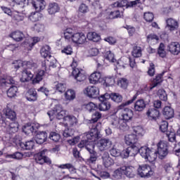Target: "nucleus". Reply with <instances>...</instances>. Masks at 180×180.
<instances>
[{"label": "nucleus", "instance_id": "f257e3e1", "mask_svg": "<svg viewBox=\"0 0 180 180\" xmlns=\"http://www.w3.org/2000/svg\"><path fill=\"white\" fill-rule=\"evenodd\" d=\"M139 153L143 158L148 160L149 162H154L157 155L155 152H150V148L147 146H143L139 148V146H129L126 149H124L121 152L120 156L122 158H129V157H134Z\"/></svg>", "mask_w": 180, "mask_h": 180}, {"label": "nucleus", "instance_id": "f03ea898", "mask_svg": "<svg viewBox=\"0 0 180 180\" xmlns=\"http://www.w3.org/2000/svg\"><path fill=\"white\" fill-rule=\"evenodd\" d=\"M137 99V94H135L131 100L122 103L120 105L117 107V112L120 111V119L123 120L126 123V122H129V120H131L133 119L134 112L133 110L129 108H126V106H129V105H131Z\"/></svg>", "mask_w": 180, "mask_h": 180}, {"label": "nucleus", "instance_id": "7ed1b4c3", "mask_svg": "<svg viewBox=\"0 0 180 180\" xmlns=\"http://www.w3.org/2000/svg\"><path fill=\"white\" fill-rule=\"evenodd\" d=\"M91 126L92 127L91 128L90 132L84 134L85 139L82 140L77 145L79 148H84V147L86 150V147H89V146H91V143L92 146H94L95 141L99 139V131H98L96 125L91 124Z\"/></svg>", "mask_w": 180, "mask_h": 180}, {"label": "nucleus", "instance_id": "20e7f679", "mask_svg": "<svg viewBox=\"0 0 180 180\" xmlns=\"http://www.w3.org/2000/svg\"><path fill=\"white\" fill-rule=\"evenodd\" d=\"M0 85L2 86H8V85H15L11 86L8 90H7V96L8 98H15L16 96V94L18 93V82L15 81V79L12 77H1L0 79Z\"/></svg>", "mask_w": 180, "mask_h": 180}, {"label": "nucleus", "instance_id": "39448f33", "mask_svg": "<svg viewBox=\"0 0 180 180\" xmlns=\"http://www.w3.org/2000/svg\"><path fill=\"white\" fill-rule=\"evenodd\" d=\"M157 147H158L157 151L154 150H150V149H149V151L150 153H155L156 155V158H155V160H157L158 155L160 160H164V158H165V157L168 155V153H169L168 142L160 141L157 144Z\"/></svg>", "mask_w": 180, "mask_h": 180}, {"label": "nucleus", "instance_id": "423d86ee", "mask_svg": "<svg viewBox=\"0 0 180 180\" xmlns=\"http://www.w3.org/2000/svg\"><path fill=\"white\" fill-rule=\"evenodd\" d=\"M47 115L49 116L51 120L56 117L58 120L63 119L64 122V117L67 116V110H64L61 105H56L52 110L47 112Z\"/></svg>", "mask_w": 180, "mask_h": 180}, {"label": "nucleus", "instance_id": "0eeeda50", "mask_svg": "<svg viewBox=\"0 0 180 180\" xmlns=\"http://www.w3.org/2000/svg\"><path fill=\"white\" fill-rule=\"evenodd\" d=\"M160 129L162 133H166V136L170 143H176V135L175 132L168 131V122L162 121L160 124Z\"/></svg>", "mask_w": 180, "mask_h": 180}, {"label": "nucleus", "instance_id": "6e6552de", "mask_svg": "<svg viewBox=\"0 0 180 180\" xmlns=\"http://www.w3.org/2000/svg\"><path fill=\"white\" fill-rule=\"evenodd\" d=\"M46 153H47V149H44L34 155L35 161L37 164H40L41 165L44 164V162L51 164V160L49 157L46 156Z\"/></svg>", "mask_w": 180, "mask_h": 180}, {"label": "nucleus", "instance_id": "1a4fd4ad", "mask_svg": "<svg viewBox=\"0 0 180 180\" xmlns=\"http://www.w3.org/2000/svg\"><path fill=\"white\" fill-rule=\"evenodd\" d=\"M153 174L154 172H153L151 167L148 165H141L138 168V175H140L141 178H150Z\"/></svg>", "mask_w": 180, "mask_h": 180}, {"label": "nucleus", "instance_id": "9d476101", "mask_svg": "<svg viewBox=\"0 0 180 180\" xmlns=\"http://www.w3.org/2000/svg\"><path fill=\"white\" fill-rule=\"evenodd\" d=\"M110 124L112 129H120L122 130L124 127H126V122H123L120 117H117L115 115L110 117Z\"/></svg>", "mask_w": 180, "mask_h": 180}, {"label": "nucleus", "instance_id": "9b49d317", "mask_svg": "<svg viewBox=\"0 0 180 180\" xmlns=\"http://www.w3.org/2000/svg\"><path fill=\"white\" fill-rule=\"evenodd\" d=\"M138 4H140V0H135L133 1L128 2L127 0H121L117 1L112 4L114 8H123V6H127V8H133L136 6Z\"/></svg>", "mask_w": 180, "mask_h": 180}, {"label": "nucleus", "instance_id": "f8f14e48", "mask_svg": "<svg viewBox=\"0 0 180 180\" xmlns=\"http://www.w3.org/2000/svg\"><path fill=\"white\" fill-rule=\"evenodd\" d=\"M86 150L90 154L89 158L86 159V164H94L98 160V153L94 150V145L92 143H90L89 147L86 146Z\"/></svg>", "mask_w": 180, "mask_h": 180}, {"label": "nucleus", "instance_id": "ddd939ff", "mask_svg": "<svg viewBox=\"0 0 180 180\" xmlns=\"http://www.w3.org/2000/svg\"><path fill=\"white\" fill-rule=\"evenodd\" d=\"M13 65L15 70H19L20 67H23V68H33V67H36V64L33 63V62L30 61H22L21 60H14L13 62Z\"/></svg>", "mask_w": 180, "mask_h": 180}, {"label": "nucleus", "instance_id": "4468645a", "mask_svg": "<svg viewBox=\"0 0 180 180\" xmlns=\"http://www.w3.org/2000/svg\"><path fill=\"white\" fill-rule=\"evenodd\" d=\"M97 147L100 151L109 150V148L112 147V141L109 139H101L98 141Z\"/></svg>", "mask_w": 180, "mask_h": 180}, {"label": "nucleus", "instance_id": "2eb2a0df", "mask_svg": "<svg viewBox=\"0 0 180 180\" xmlns=\"http://www.w3.org/2000/svg\"><path fill=\"white\" fill-rule=\"evenodd\" d=\"M84 94L89 98H97L99 95V89L95 86H89L84 90Z\"/></svg>", "mask_w": 180, "mask_h": 180}, {"label": "nucleus", "instance_id": "dca6fc26", "mask_svg": "<svg viewBox=\"0 0 180 180\" xmlns=\"http://www.w3.org/2000/svg\"><path fill=\"white\" fill-rule=\"evenodd\" d=\"M137 141H139V137L134 134L125 136V143L127 146H131V147L138 146L139 148H140V143H137Z\"/></svg>", "mask_w": 180, "mask_h": 180}, {"label": "nucleus", "instance_id": "f3484780", "mask_svg": "<svg viewBox=\"0 0 180 180\" xmlns=\"http://www.w3.org/2000/svg\"><path fill=\"white\" fill-rule=\"evenodd\" d=\"M72 75L77 82H82V81H85V79H86L85 71L82 69H74L72 72Z\"/></svg>", "mask_w": 180, "mask_h": 180}, {"label": "nucleus", "instance_id": "a211bd4d", "mask_svg": "<svg viewBox=\"0 0 180 180\" xmlns=\"http://www.w3.org/2000/svg\"><path fill=\"white\" fill-rule=\"evenodd\" d=\"M72 41L76 44H84L86 41V36L82 32L75 33L73 34Z\"/></svg>", "mask_w": 180, "mask_h": 180}, {"label": "nucleus", "instance_id": "6ab92c4d", "mask_svg": "<svg viewBox=\"0 0 180 180\" xmlns=\"http://www.w3.org/2000/svg\"><path fill=\"white\" fill-rule=\"evenodd\" d=\"M29 69V68L25 66V68L22 71V77L20 79L21 82H29L33 78V74Z\"/></svg>", "mask_w": 180, "mask_h": 180}, {"label": "nucleus", "instance_id": "aec40b11", "mask_svg": "<svg viewBox=\"0 0 180 180\" xmlns=\"http://www.w3.org/2000/svg\"><path fill=\"white\" fill-rule=\"evenodd\" d=\"M47 12L49 15H56L60 12V6L56 2L49 3L47 7Z\"/></svg>", "mask_w": 180, "mask_h": 180}, {"label": "nucleus", "instance_id": "412c9836", "mask_svg": "<svg viewBox=\"0 0 180 180\" xmlns=\"http://www.w3.org/2000/svg\"><path fill=\"white\" fill-rule=\"evenodd\" d=\"M167 27L170 30V32H174L179 27V24L178 21L174 18H168L166 20Z\"/></svg>", "mask_w": 180, "mask_h": 180}, {"label": "nucleus", "instance_id": "4be33fe9", "mask_svg": "<svg viewBox=\"0 0 180 180\" xmlns=\"http://www.w3.org/2000/svg\"><path fill=\"white\" fill-rule=\"evenodd\" d=\"M32 6L37 12H41L46 8V1L44 0H34L32 2Z\"/></svg>", "mask_w": 180, "mask_h": 180}, {"label": "nucleus", "instance_id": "5701e85b", "mask_svg": "<svg viewBox=\"0 0 180 180\" xmlns=\"http://www.w3.org/2000/svg\"><path fill=\"white\" fill-rule=\"evenodd\" d=\"M146 115L150 120H157L160 117V111L155 108H149L146 112Z\"/></svg>", "mask_w": 180, "mask_h": 180}, {"label": "nucleus", "instance_id": "b1692460", "mask_svg": "<svg viewBox=\"0 0 180 180\" xmlns=\"http://www.w3.org/2000/svg\"><path fill=\"white\" fill-rule=\"evenodd\" d=\"M102 77V74L101 72H94L89 77V81L90 84H99L101 82V78Z\"/></svg>", "mask_w": 180, "mask_h": 180}, {"label": "nucleus", "instance_id": "393cba45", "mask_svg": "<svg viewBox=\"0 0 180 180\" xmlns=\"http://www.w3.org/2000/svg\"><path fill=\"white\" fill-rule=\"evenodd\" d=\"M64 124L66 126H75L78 123V120L74 115H66L64 117Z\"/></svg>", "mask_w": 180, "mask_h": 180}, {"label": "nucleus", "instance_id": "a878e982", "mask_svg": "<svg viewBox=\"0 0 180 180\" xmlns=\"http://www.w3.org/2000/svg\"><path fill=\"white\" fill-rule=\"evenodd\" d=\"M146 101L143 99H139L136 101L134 105V110L135 112H143L146 109Z\"/></svg>", "mask_w": 180, "mask_h": 180}, {"label": "nucleus", "instance_id": "bb28decb", "mask_svg": "<svg viewBox=\"0 0 180 180\" xmlns=\"http://www.w3.org/2000/svg\"><path fill=\"white\" fill-rule=\"evenodd\" d=\"M169 51L174 56H178L180 52V45L178 42H172L169 46Z\"/></svg>", "mask_w": 180, "mask_h": 180}, {"label": "nucleus", "instance_id": "cd10ccee", "mask_svg": "<svg viewBox=\"0 0 180 180\" xmlns=\"http://www.w3.org/2000/svg\"><path fill=\"white\" fill-rule=\"evenodd\" d=\"M4 115L7 119L10 120H16V112L12 109L9 108V106L7 105L6 108L4 110Z\"/></svg>", "mask_w": 180, "mask_h": 180}, {"label": "nucleus", "instance_id": "c85d7f7f", "mask_svg": "<svg viewBox=\"0 0 180 180\" xmlns=\"http://www.w3.org/2000/svg\"><path fill=\"white\" fill-rule=\"evenodd\" d=\"M47 141V134L44 131L39 132L35 136V141L37 144H43Z\"/></svg>", "mask_w": 180, "mask_h": 180}, {"label": "nucleus", "instance_id": "c756f323", "mask_svg": "<svg viewBox=\"0 0 180 180\" xmlns=\"http://www.w3.org/2000/svg\"><path fill=\"white\" fill-rule=\"evenodd\" d=\"M122 172L128 176V178H134V167L133 166H123L122 167Z\"/></svg>", "mask_w": 180, "mask_h": 180}, {"label": "nucleus", "instance_id": "7c9ffc66", "mask_svg": "<svg viewBox=\"0 0 180 180\" xmlns=\"http://www.w3.org/2000/svg\"><path fill=\"white\" fill-rule=\"evenodd\" d=\"M26 98L30 102H34V101H37V91L34 89H29L26 94Z\"/></svg>", "mask_w": 180, "mask_h": 180}, {"label": "nucleus", "instance_id": "2f4dec72", "mask_svg": "<svg viewBox=\"0 0 180 180\" xmlns=\"http://www.w3.org/2000/svg\"><path fill=\"white\" fill-rule=\"evenodd\" d=\"M102 160L103 165L106 168H108V167H110V165H113V160L110 158L109 156V153H104L103 156H102Z\"/></svg>", "mask_w": 180, "mask_h": 180}, {"label": "nucleus", "instance_id": "473e14b6", "mask_svg": "<svg viewBox=\"0 0 180 180\" xmlns=\"http://www.w3.org/2000/svg\"><path fill=\"white\" fill-rule=\"evenodd\" d=\"M20 147H21L22 150H33V148H34V141L30 140L25 143L21 142L20 143Z\"/></svg>", "mask_w": 180, "mask_h": 180}, {"label": "nucleus", "instance_id": "72a5a7b5", "mask_svg": "<svg viewBox=\"0 0 180 180\" xmlns=\"http://www.w3.org/2000/svg\"><path fill=\"white\" fill-rule=\"evenodd\" d=\"M163 115L166 119H172L174 115V108L170 106L165 107L163 110Z\"/></svg>", "mask_w": 180, "mask_h": 180}, {"label": "nucleus", "instance_id": "f704fd0d", "mask_svg": "<svg viewBox=\"0 0 180 180\" xmlns=\"http://www.w3.org/2000/svg\"><path fill=\"white\" fill-rule=\"evenodd\" d=\"M10 37L13 39L15 41H22V40H23V37H25V34H23V32L20 31H15L10 34Z\"/></svg>", "mask_w": 180, "mask_h": 180}, {"label": "nucleus", "instance_id": "c9c22d12", "mask_svg": "<svg viewBox=\"0 0 180 180\" xmlns=\"http://www.w3.org/2000/svg\"><path fill=\"white\" fill-rule=\"evenodd\" d=\"M134 134L138 137V139H140V137H143L144 136V134L146 133V131L144 130V128L141 126H136L134 127L133 128Z\"/></svg>", "mask_w": 180, "mask_h": 180}, {"label": "nucleus", "instance_id": "e433bc0d", "mask_svg": "<svg viewBox=\"0 0 180 180\" xmlns=\"http://www.w3.org/2000/svg\"><path fill=\"white\" fill-rule=\"evenodd\" d=\"M50 50H51V49L49 45H44V46H42L40 51L41 57H44V58H47V57H51V56L50 55Z\"/></svg>", "mask_w": 180, "mask_h": 180}, {"label": "nucleus", "instance_id": "4c0bfd02", "mask_svg": "<svg viewBox=\"0 0 180 180\" xmlns=\"http://www.w3.org/2000/svg\"><path fill=\"white\" fill-rule=\"evenodd\" d=\"M58 168H60L61 169H69L71 174H75V172H77V169L71 163L60 165L58 166Z\"/></svg>", "mask_w": 180, "mask_h": 180}, {"label": "nucleus", "instance_id": "58836bf2", "mask_svg": "<svg viewBox=\"0 0 180 180\" xmlns=\"http://www.w3.org/2000/svg\"><path fill=\"white\" fill-rule=\"evenodd\" d=\"M88 40L91 41L98 42L101 40V35L96 32H89L86 35Z\"/></svg>", "mask_w": 180, "mask_h": 180}, {"label": "nucleus", "instance_id": "ea45409f", "mask_svg": "<svg viewBox=\"0 0 180 180\" xmlns=\"http://www.w3.org/2000/svg\"><path fill=\"white\" fill-rule=\"evenodd\" d=\"M37 128L30 124H27L22 127V131L25 134H30V133H33L36 131Z\"/></svg>", "mask_w": 180, "mask_h": 180}, {"label": "nucleus", "instance_id": "a19ab883", "mask_svg": "<svg viewBox=\"0 0 180 180\" xmlns=\"http://www.w3.org/2000/svg\"><path fill=\"white\" fill-rule=\"evenodd\" d=\"M110 106L111 105L109 101H101V103L99 104L98 109L99 110L105 112L106 110H109V109H110Z\"/></svg>", "mask_w": 180, "mask_h": 180}, {"label": "nucleus", "instance_id": "79ce46f5", "mask_svg": "<svg viewBox=\"0 0 180 180\" xmlns=\"http://www.w3.org/2000/svg\"><path fill=\"white\" fill-rule=\"evenodd\" d=\"M74 30L71 28H68L64 32V37L65 40H68V41H72V37H74Z\"/></svg>", "mask_w": 180, "mask_h": 180}, {"label": "nucleus", "instance_id": "37998d69", "mask_svg": "<svg viewBox=\"0 0 180 180\" xmlns=\"http://www.w3.org/2000/svg\"><path fill=\"white\" fill-rule=\"evenodd\" d=\"M7 130L8 133H16L19 130V124L18 122L10 123Z\"/></svg>", "mask_w": 180, "mask_h": 180}, {"label": "nucleus", "instance_id": "c03bdc74", "mask_svg": "<svg viewBox=\"0 0 180 180\" xmlns=\"http://www.w3.org/2000/svg\"><path fill=\"white\" fill-rule=\"evenodd\" d=\"M104 58L105 60H108V61H110V63H115L116 61V59L115 58V54L110 51H107L104 53Z\"/></svg>", "mask_w": 180, "mask_h": 180}, {"label": "nucleus", "instance_id": "a18cd8bd", "mask_svg": "<svg viewBox=\"0 0 180 180\" xmlns=\"http://www.w3.org/2000/svg\"><path fill=\"white\" fill-rule=\"evenodd\" d=\"M44 76V70H40L37 73L35 77L33 79V84H39L40 81L43 79V77Z\"/></svg>", "mask_w": 180, "mask_h": 180}, {"label": "nucleus", "instance_id": "49530a36", "mask_svg": "<svg viewBox=\"0 0 180 180\" xmlns=\"http://www.w3.org/2000/svg\"><path fill=\"white\" fill-rule=\"evenodd\" d=\"M122 175H123V169H122V167L118 168L115 171H114L112 176V179H121Z\"/></svg>", "mask_w": 180, "mask_h": 180}, {"label": "nucleus", "instance_id": "de8ad7c7", "mask_svg": "<svg viewBox=\"0 0 180 180\" xmlns=\"http://www.w3.org/2000/svg\"><path fill=\"white\" fill-rule=\"evenodd\" d=\"M67 101H74L75 99V91L72 89L68 90L65 94Z\"/></svg>", "mask_w": 180, "mask_h": 180}, {"label": "nucleus", "instance_id": "09e8293b", "mask_svg": "<svg viewBox=\"0 0 180 180\" xmlns=\"http://www.w3.org/2000/svg\"><path fill=\"white\" fill-rule=\"evenodd\" d=\"M131 54L135 58H140L141 56V47L134 46Z\"/></svg>", "mask_w": 180, "mask_h": 180}, {"label": "nucleus", "instance_id": "8fccbe9b", "mask_svg": "<svg viewBox=\"0 0 180 180\" xmlns=\"http://www.w3.org/2000/svg\"><path fill=\"white\" fill-rule=\"evenodd\" d=\"M111 99L117 103H120L123 101V97L118 93H113L111 94Z\"/></svg>", "mask_w": 180, "mask_h": 180}, {"label": "nucleus", "instance_id": "3c124183", "mask_svg": "<svg viewBox=\"0 0 180 180\" xmlns=\"http://www.w3.org/2000/svg\"><path fill=\"white\" fill-rule=\"evenodd\" d=\"M164 75V72L158 75L155 77V79H153V88H155L158 85V84H161L162 82V76Z\"/></svg>", "mask_w": 180, "mask_h": 180}, {"label": "nucleus", "instance_id": "603ef678", "mask_svg": "<svg viewBox=\"0 0 180 180\" xmlns=\"http://www.w3.org/2000/svg\"><path fill=\"white\" fill-rule=\"evenodd\" d=\"M13 19L14 20H15V22H22V20H23V19H25V17L23 16V14H22L18 11H15L13 13Z\"/></svg>", "mask_w": 180, "mask_h": 180}, {"label": "nucleus", "instance_id": "864d4df0", "mask_svg": "<svg viewBox=\"0 0 180 180\" xmlns=\"http://www.w3.org/2000/svg\"><path fill=\"white\" fill-rule=\"evenodd\" d=\"M158 96L161 101H167L168 97L167 96V92L164 89H159L158 91Z\"/></svg>", "mask_w": 180, "mask_h": 180}, {"label": "nucleus", "instance_id": "5fc2aeb1", "mask_svg": "<svg viewBox=\"0 0 180 180\" xmlns=\"http://www.w3.org/2000/svg\"><path fill=\"white\" fill-rule=\"evenodd\" d=\"M110 154L112 157H120L121 152L120 150L116 148L115 146H113L112 148L110 150Z\"/></svg>", "mask_w": 180, "mask_h": 180}, {"label": "nucleus", "instance_id": "6e6d98bb", "mask_svg": "<svg viewBox=\"0 0 180 180\" xmlns=\"http://www.w3.org/2000/svg\"><path fill=\"white\" fill-rule=\"evenodd\" d=\"M49 139L50 140H52V141H55L57 143L61 139V136H60V134L56 132H51L49 134Z\"/></svg>", "mask_w": 180, "mask_h": 180}, {"label": "nucleus", "instance_id": "4d7b16f0", "mask_svg": "<svg viewBox=\"0 0 180 180\" xmlns=\"http://www.w3.org/2000/svg\"><path fill=\"white\" fill-rule=\"evenodd\" d=\"M86 109L89 112H95L98 109V105L91 102L86 105Z\"/></svg>", "mask_w": 180, "mask_h": 180}, {"label": "nucleus", "instance_id": "13d9d810", "mask_svg": "<svg viewBox=\"0 0 180 180\" xmlns=\"http://www.w3.org/2000/svg\"><path fill=\"white\" fill-rule=\"evenodd\" d=\"M117 84L119 86H120L123 89H126V88H127L129 82H127L126 78H122L118 80Z\"/></svg>", "mask_w": 180, "mask_h": 180}, {"label": "nucleus", "instance_id": "bf43d9fd", "mask_svg": "<svg viewBox=\"0 0 180 180\" xmlns=\"http://www.w3.org/2000/svg\"><path fill=\"white\" fill-rule=\"evenodd\" d=\"M172 143H174L173 147V153L175 154V155H177V157H180V143L176 144V143H178V141Z\"/></svg>", "mask_w": 180, "mask_h": 180}, {"label": "nucleus", "instance_id": "052dcab7", "mask_svg": "<svg viewBox=\"0 0 180 180\" xmlns=\"http://www.w3.org/2000/svg\"><path fill=\"white\" fill-rule=\"evenodd\" d=\"M102 117V114L98 111H96L93 115H91V122L93 123H96L99 119Z\"/></svg>", "mask_w": 180, "mask_h": 180}, {"label": "nucleus", "instance_id": "680f3d73", "mask_svg": "<svg viewBox=\"0 0 180 180\" xmlns=\"http://www.w3.org/2000/svg\"><path fill=\"white\" fill-rule=\"evenodd\" d=\"M108 18L109 19H117V18H122V15H120V11H115L110 13Z\"/></svg>", "mask_w": 180, "mask_h": 180}, {"label": "nucleus", "instance_id": "e2e57ef3", "mask_svg": "<svg viewBox=\"0 0 180 180\" xmlns=\"http://www.w3.org/2000/svg\"><path fill=\"white\" fill-rule=\"evenodd\" d=\"M74 133H75V131H74V129H65L63 135V136L68 138V137H72V136H74Z\"/></svg>", "mask_w": 180, "mask_h": 180}, {"label": "nucleus", "instance_id": "0e129e2a", "mask_svg": "<svg viewBox=\"0 0 180 180\" xmlns=\"http://www.w3.org/2000/svg\"><path fill=\"white\" fill-rule=\"evenodd\" d=\"M93 9H96L95 13H102V8H101V4H99V1H95L92 4Z\"/></svg>", "mask_w": 180, "mask_h": 180}, {"label": "nucleus", "instance_id": "69168bd1", "mask_svg": "<svg viewBox=\"0 0 180 180\" xmlns=\"http://www.w3.org/2000/svg\"><path fill=\"white\" fill-rule=\"evenodd\" d=\"M143 18L146 22H153L154 20V14L153 13H145L143 15Z\"/></svg>", "mask_w": 180, "mask_h": 180}, {"label": "nucleus", "instance_id": "338daca9", "mask_svg": "<svg viewBox=\"0 0 180 180\" xmlns=\"http://www.w3.org/2000/svg\"><path fill=\"white\" fill-rule=\"evenodd\" d=\"M39 13H32L29 16V19L32 22H37V20H39L40 16Z\"/></svg>", "mask_w": 180, "mask_h": 180}, {"label": "nucleus", "instance_id": "774afa93", "mask_svg": "<svg viewBox=\"0 0 180 180\" xmlns=\"http://www.w3.org/2000/svg\"><path fill=\"white\" fill-rule=\"evenodd\" d=\"M62 53L67 54V56H71L72 54V47L71 46H65L62 51Z\"/></svg>", "mask_w": 180, "mask_h": 180}]
</instances>
